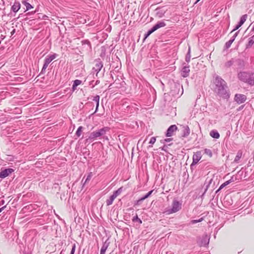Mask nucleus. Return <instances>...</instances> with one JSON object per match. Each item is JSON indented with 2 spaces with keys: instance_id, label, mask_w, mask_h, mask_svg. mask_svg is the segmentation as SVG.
I'll list each match as a JSON object with an SVG mask.
<instances>
[{
  "instance_id": "nucleus-1",
  "label": "nucleus",
  "mask_w": 254,
  "mask_h": 254,
  "mask_svg": "<svg viewBox=\"0 0 254 254\" xmlns=\"http://www.w3.org/2000/svg\"><path fill=\"white\" fill-rule=\"evenodd\" d=\"M213 83L214 91L217 95L223 99H228L230 97L228 86L223 79L219 75H216Z\"/></svg>"
},
{
  "instance_id": "nucleus-2",
  "label": "nucleus",
  "mask_w": 254,
  "mask_h": 254,
  "mask_svg": "<svg viewBox=\"0 0 254 254\" xmlns=\"http://www.w3.org/2000/svg\"><path fill=\"white\" fill-rule=\"evenodd\" d=\"M109 130L110 128L109 127H105L102 128L94 131L90 134L88 137L86 139V141L87 142L90 143L98 138H100L104 135H105L107 132L109 131Z\"/></svg>"
},
{
  "instance_id": "nucleus-3",
  "label": "nucleus",
  "mask_w": 254,
  "mask_h": 254,
  "mask_svg": "<svg viewBox=\"0 0 254 254\" xmlns=\"http://www.w3.org/2000/svg\"><path fill=\"white\" fill-rule=\"evenodd\" d=\"M182 202L176 199H174L172 204V207L166 210L167 214H170L179 211L182 208Z\"/></svg>"
},
{
  "instance_id": "nucleus-4",
  "label": "nucleus",
  "mask_w": 254,
  "mask_h": 254,
  "mask_svg": "<svg viewBox=\"0 0 254 254\" xmlns=\"http://www.w3.org/2000/svg\"><path fill=\"white\" fill-rule=\"evenodd\" d=\"M250 73V71H240L238 74V78L240 81L248 84Z\"/></svg>"
},
{
  "instance_id": "nucleus-5",
  "label": "nucleus",
  "mask_w": 254,
  "mask_h": 254,
  "mask_svg": "<svg viewBox=\"0 0 254 254\" xmlns=\"http://www.w3.org/2000/svg\"><path fill=\"white\" fill-rule=\"evenodd\" d=\"M234 65L237 69H244L245 66V62L244 60L239 58H234Z\"/></svg>"
},
{
  "instance_id": "nucleus-6",
  "label": "nucleus",
  "mask_w": 254,
  "mask_h": 254,
  "mask_svg": "<svg viewBox=\"0 0 254 254\" xmlns=\"http://www.w3.org/2000/svg\"><path fill=\"white\" fill-rule=\"evenodd\" d=\"M247 100V96L244 94H236L234 97V100L238 104L244 103Z\"/></svg>"
},
{
  "instance_id": "nucleus-7",
  "label": "nucleus",
  "mask_w": 254,
  "mask_h": 254,
  "mask_svg": "<svg viewBox=\"0 0 254 254\" xmlns=\"http://www.w3.org/2000/svg\"><path fill=\"white\" fill-rule=\"evenodd\" d=\"M14 171V169L12 168H6L3 170H1L0 172V178L1 179H4L6 177L8 176L10 174Z\"/></svg>"
},
{
  "instance_id": "nucleus-8",
  "label": "nucleus",
  "mask_w": 254,
  "mask_h": 254,
  "mask_svg": "<svg viewBox=\"0 0 254 254\" xmlns=\"http://www.w3.org/2000/svg\"><path fill=\"white\" fill-rule=\"evenodd\" d=\"M202 155L200 151H197L192 156V162L190 166L196 164L198 161L201 159Z\"/></svg>"
},
{
  "instance_id": "nucleus-9",
  "label": "nucleus",
  "mask_w": 254,
  "mask_h": 254,
  "mask_svg": "<svg viewBox=\"0 0 254 254\" xmlns=\"http://www.w3.org/2000/svg\"><path fill=\"white\" fill-rule=\"evenodd\" d=\"M177 127L175 125H171L169 127L166 132V136L167 137H170L173 135V133L175 131L177 130Z\"/></svg>"
},
{
  "instance_id": "nucleus-10",
  "label": "nucleus",
  "mask_w": 254,
  "mask_h": 254,
  "mask_svg": "<svg viewBox=\"0 0 254 254\" xmlns=\"http://www.w3.org/2000/svg\"><path fill=\"white\" fill-rule=\"evenodd\" d=\"M247 17L248 15L246 14L242 15L240 18L239 22H238V23L237 24V25L236 26L235 28L232 30V32L234 31L237 30L238 28H239L246 21Z\"/></svg>"
},
{
  "instance_id": "nucleus-11",
  "label": "nucleus",
  "mask_w": 254,
  "mask_h": 254,
  "mask_svg": "<svg viewBox=\"0 0 254 254\" xmlns=\"http://www.w3.org/2000/svg\"><path fill=\"white\" fill-rule=\"evenodd\" d=\"M96 62L95 66L93 67V69L96 72V74H97L103 67V64L99 59L96 60Z\"/></svg>"
},
{
  "instance_id": "nucleus-12",
  "label": "nucleus",
  "mask_w": 254,
  "mask_h": 254,
  "mask_svg": "<svg viewBox=\"0 0 254 254\" xmlns=\"http://www.w3.org/2000/svg\"><path fill=\"white\" fill-rule=\"evenodd\" d=\"M190 71V66L184 65L181 70V75L184 77H187L189 76Z\"/></svg>"
},
{
  "instance_id": "nucleus-13",
  "label": "nucleus",
  "mask_w": 254,
  "mask_h": 254,
  "mask_svg": "<svg viewBox=\"0 0 254 254\" xmlns=\"http://www.w3.org/2000/svg\"><path fill=\"white\" fill-rule=\"evenodd\" d=\"M209 242V238L207 235L202 237L199 246L200 247H206L208 245Z\"/></svg>"
},
{
  "instance_id": "nucleus-14",
  "label": "nucleus",
  "mask_w": 254,
  "mask_h": 254,
  "mask_svg": "<svg viewBox=\"0 0 254 254\" xmlns=\"http://www.w3.org/2000/svg\"><path fill=\"white\" fill-rule=\"evenodd\" d=\"M110 244V242L109 241V239H107L103 244L102 248L100 250V254H105V252L108 248Z\"/></svg>"
},
{
  "instance_id": "nucleus-15",
  "label": "nucleus",
  "mask_w": 254,
  "mask_h": 254,
  "mask_svg": "<svg viewBox=\"0 0 254 254\" xmlns=\"http://www.w3.org/2000/svg\"><path fill=\"white\" fill-rule=\"evenodd\" d=\"M238 32L239 31L236 32L233 36V37L231 38V39L225 43V48L226 49H228L231 47L232 43L234 42L236 37L237 36Z\"/></svg>"
},
{
  "instance_id": "nucleus-16",
  "label": "nucleus",
  "mask_w": 254,
  "mask_h": 254,
  "mask_svg": "<svg viewBox=\"0 0 254 254\" xmlns=\"http://www.w3.org/2000/svg\"><path fill=\"white\" fill-rule=\"evenodd\" d=\"M166 13V11L161 8H157L155 9V15L158 18H162Z\"/></svg>"
},
{
  "instance_id": "nucleus-17",
  "label": "nucleus",
  "mask_w": 254,
  "mask_h": 254,
  "mask_svg": "<svg viewBox=\"0 0 254 254\" xmlns=\"http://www.w3.org/2000/svg\"><path fill=\"white\" fill-rule=\"evenodd\" d=\"M190 134V129L188 126L183 127L182 136L183 137H187Z\"/></svg>"
},
{
  "instance_id": "nucleus-18",
  "label": "nucleus",
  "mask_w": 254,
  "mask_h": 254,
  "mask_svg": "<svg viewBox=\"0 0 254 254\" xmlns=\"http://www.w3.org/2000/svg\"><path fill=\"white\" fill-rule=\"evenodd\" d=\"M20 2L15 1L11 7V10L15 13L20 8Z\"/></svg>"
},
{
  "instance_id": "nucleus-19",
  "label": "nucleus",
  "mask_w": 254,
  "mask_h": 254,
  "mask_svg": "<svg viewBox=\"0 0 254 254\" xmlns=\"http://www.w3.org/2000/svg\"><path fill=\"white\" fill-rule=\"evenodd\" d=\"M57 56L58 55L57 54L49 55L47 56L44 61L50 64L53 60L56 59Z\"/></svg>"
},
{
  "instance_id": "nucleus-20",
  "label": "nucleus",
  "mask_w": 254,
  "mask_h": 254,
  "mask_svg": "<svg viewBox=\"0 0 254 254\" xmlns=\"http://www.w3.org/2000/svg\"><path fill=\"white\" fill-rule=\"evenodd\" d=\"M248 84L252 86L254 85V72H251Z\"/></svg>"
},
{
  "instance_id": "nucleus-21",
  "label": "nucleus",
  "mask_w": 254,
  "mask_h": 254,
  "mask_svg": "<svg viewBox=\"0 0 254 254\" xmlns=\"http://www.w3.org/2000/svg\"><path fill=\"white\" fill-rule=\"evenodd\" d=\"M254 44V35L249 38L248 43L246 45V49L251 48Z\"/></svg>"
},
{
  "instance_id": "nucleus-22",
  "label": "nucleus",
  "mask_w": 254,
  "mask_h": 254,
  "mask_svg": "<svg viewBox=\"0 0 254 254\" xmlns=\"http://www.w3.org/2000/svg\"><path fill=\"white\" fill-rule=\"evenodd\" d=\"M209 134L211 137L215 139H218L220 137V134L219 132L216 130L215 129L210 131Z\"/></svg>"
},
{
  "instance_id": "nucleus-23",
  "label": "nucleus",
  "mask_w": 254,
  "mask_h": 254,
  "mask_svg": "<svg viewBox=\"0 0 254 254\" xmlns=\"http://www.w3.org/2000/svg\"><path fill=\"white\" fill-rule=\"evenodd\" d=\"M234 64V58H232L230 60L225 63L224 66L226 68H229Z\"/></svg>"
},
{
  "instance_id": "nucleus-24",
  "label": "nucleus",
  "mask_w": 254,
  "mask_h": 254,
  "mask_svg": "<svg viewBox=\"0 0 254 254\" xmlns=\"http://www.w3.org/2000/svg\"><path fill=\"white\" fill-rule=\"evenodd\" d=\"M115 198H116V197L113 194L111 195L110 196V197L106 200V205L107 206H109V205H111L113 203V202Z\"/></svg>"
},
{
  "instance_id": "nucleus-25",
  "label": "nucleus",
  "mask_w": 254,
  "mask_h": 254,
  "mask_svg": "<svg viewBox=\"0 0 254 254\" xmlns=\"http://www.w3.org/2000/svg\"><path fill=\"white\" fill-rule=\"evenodd\" d=\"M242 156V151L241 150H239L237 153V155L234 159V162L235 163H238L240 159L241 158Z\"/></svg>"
},
{
  "instance_id": "nucleus-26",
  "label": "nucleus",
  "mask_w": 254,
  "mask_h": 254,
  "mask_svg": "<svg viewBox=\"0 0 254 254\" xmlns=\"http://www.w3.org/2000/svg\"><path fill=\"white\" fill-rule=\"evenodd\" d=\"M22 3L26 6L25 11L28 10L33 8L32 5L28 2L26 0H22Z\"/></svg>"
},
{
  "instance_id": "nucleus-27",
  "label": "nucleus",
  "mask_w": 254,
  "mask_h": 254,
  "mask_svg": "<svg viewBox=\"0 0 254 254\" xmlns=\"http://www.w3.org/2000/svg\"><path fill=\"white\" fill-rule=\"evenodd\" d=\"M123 190V187H120L117 190L114 191L113 195L116 198L118 195H119Z\"/></svg>"
},
{
  "instance_id": "nucleus-28",
  "label": "nucleus",
  "mask_w": 254,
  "mask_h": 254,
  "mask_svg": "<svg viewBox=\"0 0 254 254\" xmlns=\"http://www.w3.org/2000/svg\"><path fill=\"white\" fill-rule=\"evenodd\" d=\"M92 176L93 175L92 172H90L89 173H88L86 180L83 183L82 188H83L84 185L91 180V178L92 177Z\"/></svg>"
},
{
  "instance_id": "nucleus-29",
  "label": "nucleus",
  "mask_w": 254,
  "mask_h": 254,
  "mask_svg": "<svg viewBox=\"0 0 254 254\" xmlns=\"http://www.w3.org/2000/svg\"><path fill=\"white\" fill-rule=\"evenodd\" d=\"M81 81L78 79H76L74 81L73 84L72 85V88L73 90H74L76 89V87L80 85L81 83Z\"/></svg>"
},
{
  "instance_id": "nucleus-30",
  "label": "nucleus",
  "mask_w": 254,
  "mask_h": 254,
  "mask_svg": "<svg viewBox=\"0 0 254 254\" xmlns=\"http://www.w3.org/2000/svg\"><path fill=\"white\" fill-rule=\"evenodd\" d=\"M155 25L158 29L159 28H160L161 27H165L166 25V24L165 23V22L161 21L158 22Z\"/></svg>"
},
{
  "instance_id": "nucleus-31",
  "label": "nucleus",
  "mask_w": 254,
  "mask_h": 254,
  "mask_svg": "<svg viewBox=\"0 0 254 254\" xmlns=\"http://www.w3.org/2000/svg\"><path fill=\"white\" fill-rule=\"evenodd\" d=\"M132 221L133 222H137L139 224H141L142 223V220L138 218L137 214H136L135 216L133 217Z\"/></svg>"
},
{
  "instance_id": "nucleus-32",
  "label": "nucleus",
  "mask_w": 254,
  "mask_h": 254,
  "mask_svg": "<svg viewBox=\"0 0 254 254\" xmlns=\"http://www.w3.org/2000/svg\"><path fill=\"white\" fill-rule=\"evenodd\" d=\"M49 64L48 63H47V62L44 61V64H43V67L42 68V70L41 71L40 74H44L45 73L46 69L47 68Z\"/></svg>"
},
{
  "instance_id": "nucleus-33",
  "label": "nucleus",
  "mask_w": 254,
  "mask_h": 254,
  "mask_svg": "<svg viewBox=\"0 0 254 254\" xmlns=\"http://www.w3.org/2000/svg\"><path fill=\"white\" fill-rule=\"evenodd\" d=\"M82 45H87L89 49H91V44L90 42L88 40H83L81 41Z\"/></svg>"
},
{
  "instance_id": "nucleus-34",
  "label": "nucleus",
  "mask_w": 254,
  "mask_h": 254,
  "mask_svg": "<svg viewBox=\"0 0 254 254\" xmlns=\"http://www.w3.org/2000/svg\"><path fill=\"white\" fill-rule=\"evenodd\" d=\"M204 153L207 156H208L209 157H212V152L211 150L209 149L205 148L204 149Z\"/></svg>"
},
{
  "instance_id": "nucleus-35",
  "label": "nucleus",
  "mask_w": 254,
  "mask_h": 254,
  "mask_svg": "<svg viewBox=\"0 0 254 254\" xmlns=\"http://www.w3.org/2000/svg\"><path fill=\"white\" fill-rule=\"evenodd\" d=\"M190 48H189L188 52L186 56V61L189 63L190 62Z\"/></svg>"
},
{
  "instance_id": "nucleus-36",
  "label": "nucleus",
  "mask_w": 254,
  "mask_h": 254,
  "mask_svg": "<svg viewBox=\"0 0 254 254\" xmlns=\"http://www.w3.org/2000/svg\"><path fill=\"white\" fill-rule=\"evenodd\" d=\"M82 129L83 127L82 126H80L78 127L75 133V134L77 136L79 137L81 135Z\"/></svg>"
},
{
  "instance_id": "nucleus-37",
  "label": "nucleus",
  "mask_w": 254,
  "mask_h": 254,
  "mask_svg": "<svg viewBox=\"0 0 254 254\" xmlns=\"http://www.w3.org/2000/svg\"><path fill=\"white\" fill-rule=\"evenodd\" d=\"M153 191H154V190H151L148 192H147L145 195H144V196L141 197L142 199L145 200V199L149 197L151 195V194L152 193Z\"/></svg>"
},
{
  "instance_id": "nucleus-38",
  "label": "nucleus",
  "mask_w": 254,
  "mask_h": 254,
  "mask_svg": "<svg viewBox=\"0 0 254 254\" xmlns=\"http://www.w3.org/2000/svg\"><path fill=\"white\" fill-rule=\"evenodd\" d=\"M211 180L209 181V182L206 184V183H204V186L205 185V190H204V191L203 192V193L202 194V196H203L205 193L206 192L207 190H208L209 187V185L211 183Z\"/></svg>"
},
{
  "instance_id": "nucleus-39",
  "label": "nucleus",
  "mask_w": 254,
  "mask_h": 254,
  "mask_svg": "<svg viewBox=\"0 0 254 254\" xmlns=\"http://www.w3.org/2000/svg\"><path fill=\"white\" fill-rule=\"evenodd\" d=\"M203 220V218L202 217H201L197 220H191V224H195V223L201 222Z\"/></svg>"
},
{
  "instance_id": "nucleus-40",
  "label": "nucleus",
  "mask_w": 254,
  "mask_h": 254,
  "mask_svg": "<svg viewBox=\"0 0 254 254\" xmlns=\"http://www.w3.org/2000/svg\"><path fill=\"white\" fill-rule=\"evenodd\" d=\"M144 200L142 199V197H141L140 198H139L138 200L135 201L134 202V205H139L141 204V203Z\"/></svg>"
},
{
  "instance_id": "nucleus-41",
  "label": "nucleus",
  "mask_w": 254,
  "mask_h": 254,
  "mask_svg": "<svg viewBox=\"0 0 254 254\" xmlns=\"http://www.w3.org/2000/svg\"><path fill=\"white\" fill-rule=\"evenodd\" d=\"M93 100L96 102V103H97V102H99L100 100V96L99 95H96L94 97Z\"/></svg>"
},
{
  "instance_id": "nucleus-42",
  "label": "nucleus",
  "mask_w": 254,
  "mask_h": 254,
  "mask_svg": "<svg viewBox=\"0 0 254 254\" xmlns=\"http://www.w3.org/2000/svg\"><path fill=\"white\" fill-rule=\"evenodd\" d=\"M75 248H76L75 244H74L72 246V249H71V250L70 254H74L75 251Z\"/></svg>"
},
{
  "instance_id": "nucleus-43",
  "label": "nucleus",
  "mask_w": 254,
  "mask_h": 254,
  "mask_svg": "<svg viewBox=\"0 0 254 254\" xmlns=\"http://www.w3.org/2000/svg\"><path fill=\"white\" fill-rule=\"evenodd\" d=\"M156 140V139L155 137H152L150 140L149 143L153 144L155 142Z\"/></svg>"
},
{
  "instance_id": "nucleus-44",
  "label": "nucleus",
  "mask_w": 254,
  "mask_h": 254,
  "mask_svg": "<svg viewBox=\"0 0 254 254\" xmlns=\"http://www.w3.org/2000/svg\"><path fill=\"white\" fill-rule=\"evenodd\" d=\"M237 180H239V179L237 178V176H233L231 177V179L229 180L231 182V183H232Z\"/></svg>"
},
{
  "instance_id": "nucleus-45",
  "label": "nucleus",
  "mask_w": 254,
  "mask_h": 254,
  "mask_svg": "<svg viewBox=\"0 0 254 254\" xmlns=\"http://www.w3.org/2000/svg\"><path fill=\"white\" fill-rule=\"evenodd\" d=\"M152 33L149 31L148 30L147 33H146L145 34H144V39H146L147 38L150 34H151Z\"/></svg>"
},
{
  "instance_id": "nucleus-46",
  "label": "nucleus",
  "mask_w": 254,
  "mask_h": 254,
  "mask_svg": "<svg viewBox=\"0 0 254 254\" xmlns=\"http://www.w3.org/2000/svg\"><path fill=\"white\" fill-rule=\"evenodd\" d=\"M99 106V102H97V103H96V110L94 113H95L96 112H97V111L98 110Z\"/></svg>"
},
{
  "instance_id": "nucleus-47",
  "label": "nucleus",
  "mask_w": 254,
  "mask_h": 254,
  "mask_svg": "<svg viewBox=\"0 0 254 254\" xmlns=\"http://www.w3.org/2000/svg\"><path fill=\"white\" fill-rule=\"evenodd\" d=\"M226 186L225 185L224 183H223L219 188V190H221L223 188L226 187Z\"/></svg>"
},
{
  "instance_id": "nucleus-48",
  "label": "nucleus",
  "mask_w": 254,
  "mask_h": 254,
  "mask_svg": "<svg viewBox=\"0 0 254 254\" xmlns=\"http://www.w3.org/2000/svg\"><path fill=\"white\" fill-rule=\"evenodd\" d=\"M244 106H245L244 105H241V106H240L239 107V108L237 109V111H240L242 110L244 108Z\"/></svg>"
},
{
  "instance_id": "nucleus-49",
  "label": "nucleus",
  "mask_w": 254,
  "mask_h": 254,
  "mask_svg": "<svg viewBox=\"0 0 254 254\" xmlns=\"http://www.w3.org/2000/svg\"><path fill=\"white\" fill-rule=\"evenodd\" d=\"M99 82H100V81H99V80H96V82H95V84H93L92 88L94 87V86H95V85H96L98 84L99 83Z\"/></svg>"
},
{
  "instance_id": "nucleus-50",
  "label": "nucleus",
  "mask_w": 254,
  "mask_h": 254,
  "mask_svg": "<svg viewBox=\"0 0 254 254\" xmlns=\"http://www.w3.org/2000/svg\"><path fill=\"white\" fill-rule=\"evenodd\" d=\"M224 183L225 184V185L226 186H227V185H228L229 184H230L231 183V182L229 180L226 181L225 182H224Z\"/></svg>"
},
{
  "instance_id": "nucleus-51",
  "label": "nucleus",
  "mask_w": 254,
  "mask_h": 254,
  "mask_svg": "<svg viewBox=\"0 0 254 254\" xmlns=\"http://www.w3.org/2000/svg\"><path fill=\"white\" fill-rule=\"evenodd\" d=\"M172 140V138H169L165 139L164 140V141H165V142H170V141H171Z\"/></svg>"
},
{
  "instance_id": "nucleus-52",
  "label": "nucleus",
  "mask_w": 254,
  "mask_h": 254,
  "mask_svg": "<svg viewBox=\"0 0 254 254\" xmlns=\"http://www.w3.org/2000/svg\"><path fill=\"white\" fill-rule=\"evenodd\" d=\"M94 81L92 80V81H90L89 83V85L91 86V87H92L93 84H95V83H94Z\"/></svg>"
},
{
  "instance_id": "nucleus-53",
  "label": "nucleus",
  "mask_w": 254,
  "mask_h": 254,
  "mask_svg": "<svg viewBox=\"0 0 254 254\" xmlns=\"http://www.w3.org/2000/svg\"><path fill=\"white\" fill-rule=\"evenodd\" d=\"M102 136H103V139H106V140H108L109 139L108 136H105V135H104Z\"/></svg>"
},
{
  "instance_id": "nucleus-54",
  "label": "nucleus",
  "mask_w": 254,
  "mask_h": 254,
  "mask_svg": "<svg viewBox=\"0 0 254 254\" xmlns=\"http://www.w3.org/2000/svg\"><path fill=\"white\" fill-rule=\"evenodd\" d=\"M6 206H4L0 208V213L5 208Z\"/></svg>"
},
{
  "instance_id": "nucleus-55",
  "label": "nucleus",
  "mask_w": 254,
  "mask_h": 254,
  "mask_svg": "<svg viewBox=\"0 0 254 254\" xmlns=\"http://www.w3.org/2000/svg\"><path fill=\"white\" fill-rule=\"evenodd\" d=\"M149 30V31H150L152 33L155 31H154V28H153V27H152V28H151V29H150Z\"/></svg>"
},
{
  "instance_id": "nucleus-56",
  "label": "nucleus",
  "mask_w": 254,
  "mask_h": 254,
  "mask_svg": "<svg viewBox=\"0 0 254 254\" xmlns=\"http://www.w3.org/2000/svg\"><path fill=\"white\" fill-rule=\"evenodd\" d=\"M15 29H13V30H12V31L11 32V35H12L13 34H14V33H15Z\"/></svg>"
},
{
  "instance_id": "nucleus-57",
  "label": "nucleus",
  "mask_w": 254,
  "mask_h": 254,
  "mask_svg": "<svg viewBox=\"0 0 254 254\" xmlns=\"http://www.w3.org/2000/svg\"><path fill=\"white\" fill-rule=\"evenodd\" d=\"M152 27L154 28L155 31L158 29L155 25Z\"/></svg>"
},
{
  "instance_id": "nucleus-58",
  "label": "nucleus",
  "mask_w": 254,
  "mask_h": 254,
  "mask_svg": "<svg viewBox=\"0 0 254 254\" xmlns=\"http://www.w3.org/2000/svg\"><path fill=\"white\" fill-rule=\"evenodd\" d=\"M165 147H166L165 145H164L163 147H162L161 150H163V151H165Z\"/></svg>"
},
{
  "instance_id": "nucleus-59",
  "label": "nucleus",
  "mask_w": 254,
  "mask_h": 254,
  "mask_svg": "<svg viewBox=\"0 0 254 254\" xmlns=\"http://www.w3.org/2000/svg\"><path fill=\"white\" fill-rule=\"evenodd\" d=\"M0 203V204H4V200H2Z\"/></svg>"
},
{
  "instance_id": "nucleus-60",
  "label": "nucleus",
  "mask_w": 254,
  "mask_h": 254,
  "mask_svg": "<svg viewBox=\"0 0 254 254\" xmlns=\"http://www.w3.org/2000/svg\"><path fill=\"white\" fill-rule=\"evenodd\" d=\"M220 190H219V189L216 191L215 193H217L218 192H219V191H220Z\"/></svg>"
},
{
  "instance_id": "nucleus-61",
  "label": "nucleus",
  "mask_w": 254,
  "mask_h": 254,
  "mask_svg": "<svg viewBox=\"0 0 254 254\" xmlns=\"http://www.w3.org/2000/svg\"><path fill=\"white\" fill-rule=\"evenodd\" d=\"M252 31L254 32V26L253 27V28L252 29Z\"/></svg>"
},
{
  "instance_id": "nucleus-62",
  "label": "nucleus",
  "mask_w": 254,
  "mask_h": 254,
  "mask_svg": "<svg viewBox=\"0 0 254 254\" xmlns=\"http://www.w3.org/2000/svg\"><path fill=\"white\" fill-rule=\"evenodd\" d=\"M15 110H18V111H19L20 112H21V110L19 109H17V108H15Z\"/></svg>"
},
{
  "instance_id": "nucleus-63",
  "label": "nucleus",
  "mask_w": 254,
  "mask_h": 254,
  "mask_svg": "<svg viewBox=\"0 0 254 254\" xmlns=\"http://www.w3.org/2000/svg\"><path fill=\"white\" fill-rule=\"evenodd\" d=\"M200 0H196V2H195V3H197L198 1H199Z\"/></svg>"
},
{
  "instance_id": "nucleus-64",
  "label": "nucleus",
  "mask_w": 254,
  "mask_h": 254,
  "mask_svg": "<svg viewBox=\"0 0 254 254\" xmlns=\"http://www.w3.org/2000/svg\"><path fill=\"white\" fill-rule=\"evenodd\" d=\"M83 180H84V178L82 180V183L83 182Z\"/></svg>"
}]
</instances>
